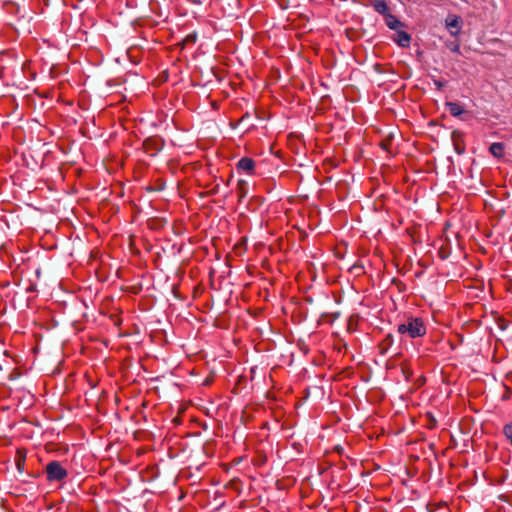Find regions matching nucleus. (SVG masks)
<instances>
[{
    "mask_svg": "<svg viewBox=\"0 0 512 512\" xmlns=\"http://www.w3.org/2000/svg\"><path fill=\"white\" fill-rule=\"evenodd\" d=\"M247 193L248 183L247 181L240 179L237 183V194L240 202L247 196Z\"/></svg>",
    "mask_w": 512,
    "mask_h": 512,
    "instance_id": "14",
    "label": "nucleus"
},
{
    "mask_svg": "<svg viewBox=\"0 0 512 512\" xmlns=\"http://www.w3.org/2000/svg\"><path fill=\"white\" fill-rule=\"evenodd\" d=\"M489 152L495 157V158H503L505 154V144L502 142H494L489 147Z\"/></svg>",
    "mask_w": 512,
    "mask_h": 512,
    "instance_id": "9",
    "label": "nucleus"
},
{
    "mask_svg": "<svg viewBox=\"0 0 512 512\" xmlns=\"http://www.w3.org/2000/svg\"><path fill=\"white\" fill-rule=\"evenodd\" d=\"M163 142L160 138L149 137L143 141V147L146 151L152 150L158 152L162 149Z\"/></svg>",
    "mask_w": 512,
    "mask_h": 512,
    "instance_id": "6",
    "label": "nucleus"
},
{
    "mask_svg": "<svg viewBox=\"0 0 512 512\" xmlns=\"http://www.w3.org/2000/svg\"><path fill=\"white\" fill-rule=\"evenodd\" d=\"M392 40L401 48H408L411 44L412 37L409 33L403 30H396Z\"/></svg>",
    "mask_w": 512,
    "mask_h": 512,
    "instance_id": "5",
    "label": "nucleus"
},
{
    "mask_svg": "<svg viewBox=\"0 0 512 512\" xmlns=\"http://www.w3.org/2000/svg\"><path fill=\"white\" fill-rule=\"evenodd\" d=\"M392 139H393V136L392 135H389L388 137H386L385 139H383L381 142H380V147L391 153V145H392Z\"/></svg>",
    "mask_w": 512,
    "mask_h": 512,
    "instance_id": "16",
    "label": "nucleus"
},
{
    "mask_svg": "<svg viewBox=\"0 0 512 512\" xmlns=\"http://www.w3.org/2000/svg\"><path fill=\"white\" fill-rule=\"evenodd\" d=\"M197 40V35L195 33L189 34L186 36L185 41L188 43H195Z\"/></svg>",
    "mask_w": 512,
    "mask_h": 512,
    "instance_id": "19",
    "label": "nucleus"
},
{
    "mask_svg": "<svg viewBox=\"0 0 512 512\" xmlns=\"http://www.w3.org/2000/svg\"><path fill=\"white\" fill-rule=\"evenodd\" d=\"M426 330L423 318L412 315L405 316V320L397 325V332L400 335H407L412 339L423 337Z\"/></svg>",
    "mask_w": 512,
    "mask_h": 512,
    "instance_id": "1",
    "label": "nucleus"
},
{
    "mask_svg": "<svg viewBox=\"0 0 512 512\" xmlns=\"http://www.w3.org/2000/svg\"><path fill=\"white\" fill-rule=\"evenodd\" d=\"M438 255L442 260H445L448 257V253H446L443 249L439 250Z\"/></svg>",
    "mask_w": 512,
    "mask_h": 512,
    "instance_id": "20",
    "label": "nucleus"
},
{
    "mask_svg": "<svg viewBox=\"0 0 512 512\" xmlns=\"http://www.w3.org/2000/svg\"><path fill=\"white\" fill-rule=\"evenodd\" d=\"M393 343L394 336L393 334L388 333L379 345L380 353L383 355L386 354L387 351L392 347Z\"/></svg>",
    "mask_w": 512,
    "mask_h": 512,
    "instance_id": "12",
    "label": "nucleus"
},
{
    "mask_svg": "<svg viewBox=\"0 0 512 512\" xmlns=\"http://www.w3.org/2000/svg\"><path fill=\"white\" fill-rule=\"evenodd\" d=\"M255 161L250 157H242L236 164L237 172H246L249 175L254 174Z\"/></svg>",
    "mask_w": 512,
    "mask_h": 512,
    "instance_id": "4",
    "label": "nucleus"
},
{
    "mask_svg": "<svg viewBox=\"0 0 512 512\" xmlns=\"http://www.w3.org/2000/svg\"><path fill=\"white\" fill-rule=\"evenodd\" d=\"M218 191H219V184H217V185H216V186L211 190V193H212V194H216V193H218Z\"/></svg>",
    "mask_w": 512,
    "mask_h": 512,
    "instance_id": "22",
    "label": "nucleus"
},
{
    "mask_svg": "<svg viewBox=\"0 0 512 512\" xmlns=\"http://www.w3.org/2000/svg\"><path fill=\"white\" fill-rule=\"evenodd\" d=\"M445 25L450 34L457 37L461 31L462 18L455 14H449L445 19Z\"/></svg>",
    "mask_w": 512,
    "mask_h": 512,
    "instance_id": "3",
    "label": "nucleus"
},
{
    "mask_svg": "<svg viewBox=\"0 0 512 512\" xmlns=\"http://www.w3.org/2000/svg\"><path fill=\"white\" fill-rule=\"evenodd\" d=\"M48 482H61L68 476V471L59 461H51L45 467Z\"/></svg>",
    "mask_w": 512,
    "mask_h": 512,
    "instance_id": "2",
    "label": "nucleus"
},
{
    "mask_svg": "<svg viewBox=\"0 0 512 512\" xmlns=\"http://www.w3.org/2000/svg\"><path fill=\"white\" fill-rule=\"evenodd\" d=\"M250 117L249 113H246L242 116V119L241 120H245V119H248Z\"/></svg>",
    "mask_w": 512,
    "mask_h": 512,
    "instance_id": "23",
    "label": "nucleus"
},
{
    "mask_svg": "<svg viewBox=\"0 0 512 512\" xmlns=\"http://www.w3.org/2000/svg\"><path fill=\"white\" fill-rule=\"evenodd\" d=\"M446 108L453 117H461L462 115L469 114L459 103L457 102H446Z\"/></svg>",
    "mask_w": 512,
    "mask_h": 512,
    "instance_id": "7",
    "label": "nucleus"
},
{
    "mask_svg": "<svg viewBox=\"0 0 512 512\" xmlns=\"http://www.w3.org/2000/svg\"><path fill=\"white\" fill-rule=\"evenodd\" d=\"M25 460H26V453L24 450L18 449L15 457V464L17 470L22 473L24 471L25 466Z\"/></svg>",
    "mask_w": 512,
    "mask_h": 512,
    "instance_id": "13",
    "label": "nucleus"
},
{
    "mask_svg": "<svg viewBox=\"0 0 512 512\" xmlns=\"http://www.w3.org/2000/svg\"><path fill=\"white\" fill-rule=\"evenodd\" d=\"M433 83H434L436 89L439 91H441L445 86V83L438 79H433Z\"/></svg>",
    "mask_w": 512,
    "mask_h": 512,
    "instance_id": "18",
    "label": "nucleus"
},
{
    "mask_svg": "<svg viewBox=\"0 0 512 512\" xmlns=\"http://www.w3.org/2000/svg\"><path fill=\"white\" fill-rule=\"evenodd\" d=\"M503 433L509 439L510 444L512 445V422L504 426Z\"/></svg>",
    "mask_w": 512,
    "mask_h": 512,
    "instance_id": "17",
    "label": "nucleus"
},
{
    "mask_svg": "<svg viewBox=\"0 0 512 512\" xmlns=\"http://www.w3.org/2000/svg\"><path fill=\"white\" fill-rule=\"evenodd\" d=\"M385 24L387 25V27L391 30H398L402 27H405V23H403L402 21H400L395 15L388 13L385 17Z\"/></svg>",
    "mask_w": 512,
    "mask_h": 512,
    "instance_id": "8",
    "label": "nucleus"
},
{
    "mask_svg": "<svg viewBox=\"0 0 512 512\" xmlns=\"http://www.w3.org/2000/svg\"><path fill=\"white\" fill-rule=\"evenodd\" d=\"M372 6L374 10L383 17L390 13V8L385 0H372Z\"/></svg>",
    "mask_w": 512,
    "mask_h": 512,
    "instance_id": "11",
    "label": "nucleus"
},
{
    "mask_svg": "<svg viewBox=\"0 0 512 512\" xmlns=\"http://www.w3.org/2000/svg\"><path fill=\"white\" fill-rule=\"evenodd\" d=\"M27 476L31 477V478H37V477L40 476V473H36V474H34V473H27Z\"/></svg>",
    "mask_w": 512,
    "mask_h": 512,
    "instance_id": "21",
    "label": "nucleus"
},
{
    "mask_svg": "<svg viewBox=\"0 0 512 512\" xmlns=\"http://www.w3.org/2000/svg\"><path fill=\"white\" fill-rule=\"evenodd\" d=\"M445 46L452 52L460 54V44L457 40H448L445 42Z\"/></svg>",
    "mask_w": 512,
    "mask_h": 512,
    "instance_id": "15",
    "label": "nucleus"
},
{
    "mask_svg": "<svg viewBox=\"0 0 512 512\" xmlns=\"http://www.w3.org/2000/svg\"><path fill=\"white\" fill-rule=\"evenodd\" d=\"M460 133L458 131L452 132V140L454 143V150L458 155H462L465 152V144L462 140H460Z\"/></svg>",
    "mask_w": 512,
    "mask_h": 512,
    "instance_id": "10",
    "label": "nucleus"
}]
</instances>
